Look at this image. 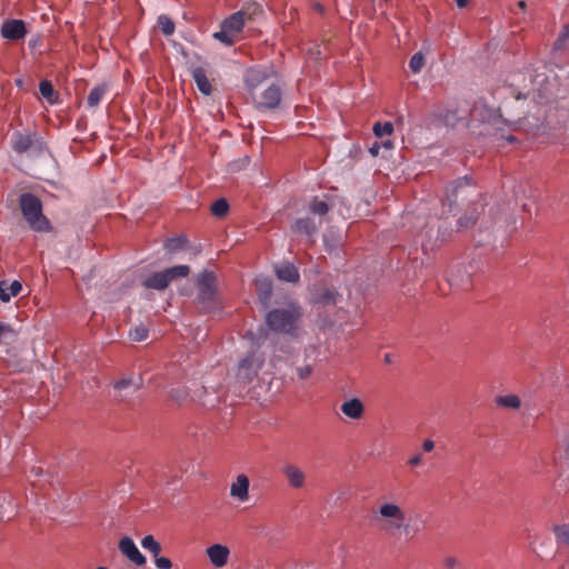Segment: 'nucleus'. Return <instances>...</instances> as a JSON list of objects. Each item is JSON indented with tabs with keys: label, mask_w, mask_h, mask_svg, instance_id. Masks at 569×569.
I'll return each mask as SVG.
<instances>
[{
	"label": "nucleus",
	"mask_w": 569,
	"mask_h": 569,
	"mask_svg": "<svg viewBox=\"0 0 569 569\" xmlns=\"http://www.w3.org/2000/svg\"><path fill=\"white\" fill-rule=\"evenodd\" d=\"M272 76L267 68H251L244 74L248 98L258 111L274 110L281 103L282 86Z\"/></svg>",
	"instance_id": "nucleus-1"
},
{
	"label": "nucleus",
	"mask_w": 569,
	"mask_h": 569,
	"mask_svg": "<svg viewBox=\"0 0 569 569\" xmlns=\"http://www.w3.org/2000/svg\"><path fill=\"white\" fill-rule=\"evenodd\" d=\"M302 318V309L296 302L270 310L266 316L267 326L276 332L296 336Z\"/></svg>",
	"instance_id": "nucleus-2"
},
{
	"label": "nucleus",
	"mask_w": 569,
	"mask_h": 569,
	"mask_svg": "<svg viewBox=\"0 0 569 569\" xmlns=\"http://www.w3.org/2000/svg\"><path fill=\"white\" fill-rule=\"evenodd\" d=\"M375 519L381 525V528L390 533L405 532L412 535L418 532V528H410L407 521L406 511L395 502H385L375 512Z\"/></svg>",
	"instance_id": "nucleus-3"
},
{
	"label": "nucleus",
	"mask_w": 569,
	"mask_h": 569,
	"mask_svg": "<svg viewBox=\"0 0 569 569\" xmlns=\"http://www.w3.org/2000/svg\"><path fill=\"white\" fill-rule=\"evenodd\" d=\"M19 206L29 228L36 232H50L52 226L42 212V202L33 193L24 192L19 198Z\"/></svg>",
	"instance_id": "nucleus-4"
},
{
	"label": "nucleus",
	"mask_w": 569,
	"mask_h": 569,
	"mask_svg": "<svg viewBox=\"0 0 569 569\" xmlns=\"http://www.w3.org/2000/svg\"><path fill=\"white\" fill-rule=\"evenodd\" d=\"M170 398L177 402H184L190 399L207 408H213L220 401L219 391L212 386H197L191 395L184 387H176L170 390Z\"/></svg>",
	"instance_id": "nucleus-5"
},
{
	"label": "nucleus",
	"mask_w": 569,
	"mask_h": 569,
	"mask_svg": "<svg viewBox=\"0 0 569 569\" xmlns=\"http://www.w3.org/2000/svg\"><path fill=\"white\" fill-rule=\"evenodd\" d=\"M475 192L476 188L471 178L468 176L459 178L447 186L442 207H448L447 212H452L455 207L462 204Z\"/></svg>",
	"instance_id": "nucleus-6"
},
{
	"label": "nucleus",
	"mask_w": 569,
	"mask_h": 569,
	"mask_svg": "<svg viewBox=\"0 0 569 569\" xmlns=\"http://www.w3.org/2000/svg\"><path fill=\"white\" fill-rule=\"evenodd\" d=\"M450 237V231L443 229L439 218H430L418 233V241L425 252L433 250L439 243L445 242Z\"/></svg>",
	"instance_id": "nucleus-7"
},
{
	"label": "nucleus",
	"mask_w": 569,
	"mask_h": 569,
	"mask_svg": "<svg viewBox=\"0 0 569 569\" xmlns=\"http://www.w3.org/2000/svg\"><path fill=\"white\" fill-rule=\"evenodd\" d=\"M264 363V356L262 352L254 350L248 352L239 362L237 370V381L241 386H247L258 377Z\"/></svg>",
	"instance_id": "nucleus-8"
},
{
	"label": "nucleus",
	"mask_w": 569,
	"mask_h": 569,
	"mask_svg": "<svg viewBox=\"0 0 569 569\" xmlns=\"http://www.w3.org/2000/svg\"><path fill=\"white\" fill-rule=\"evenodd\" d=\"M189 272L190 268L187 264L173 266L163 271L152 273L143 281V286L148 289L163 290L172 280L184 278Z\"/></svg>",
	"instance_id": "nucleus-9"
},
{
	"label": "nucleus",
	"mask_w": 569,
	"mask_h": 569,
	"mask_svg": "<svg viewBox=\"0 0 569 569\" xmlns=\"http://www.w3.org/2000/svg\"><path fill=\"white\" fill-rule=\"evenodd\" d=\"M142 387L141 378H123L113 383V399L117 402H133L134 397Z\"/></svg>",
	"instance_id": "nucleus-10"
},
{
	"label": "nucleus",
	"mask_w": 569,
	"mask_h": 569,
	"mask_svg": "<svg viewBox=\"0 0 569 569\" xmlns=\"http://www.w3.org/2000/svg\"><path fill=\"white\" fill-rule=\"evenodd\" d=\"M198 300L202 303L214 300L217 292V277L214 272L204 270L197 278Z\"/></svg>",
	"instance_id": "nucleus-11"
},
{
	"label": "nucleus",
	"mask_w": 569,
	"mask_h": 569,
	"mask_svg": "<svg viewBox=\"0 0 569 569\" xmlns=\"http://www.w3.org/2000/svg\"><path fill=\"white\" fill-rule=\"evenodd\" d=\"M260 11L261 9L259 7H253L252 11L246 9L239 10L224 19L221 24L238 37L246 22L252 20V17Z\"/></svg>",
	"instance_id": "nucleus-12"
},
{
	"label": "nucleus",
	"mask_w": 569,
	"mask_h": 569,
	"mask_svg": "<svg viewBox=\"0 0 569 569\" xmlns=\"http://www.w3.org/2000/svg\"><path fill=\"white\" fill-rule=\"evenodd\" d=\"M340 293L333 287L313 286L310 302L319 306L336 305Z\"/></svg>",
	"instance_id": "nucleus-13"
},
{
	"label": "nucleus",
	"mask_w": 569,
	"mask_h": 569,
	"mask_svg": "<svg viewBox=\"0 0 569 569\" xmlns=\"http://www.w3.org/2000/svg\"><path fill=\"white\" fill-rule=\"evenodd\" d=\"M206 556L213 568L220 569L228 563L230 549L226 545L213 543L206 549Z\"/></svg>",
	"instance_id": "nucleus-14"
},
{
	"label": "nucleus",
	"mask_w": 569,
	"mask_h": 569,
	"mask_svg": "<svg viewBox=\"0 0 569 569\" xmlns=\"http://www.w3.org/2000/svg\"><path fill=\"white\" fill-rule=\"evenodd\" d=\"M250 480L244 473L237 476L236 480L230 485V497L238 502H247L249 496Z\"/></svg>",
	"instance_id": "nucleus-15"
},
{
	"label": "nucleus",
	"mask_w": 569,
	"mask_h": 569,
	"mask_svg": "<svg viewBox=\"0 0 569 569\" xmlns=\"http://www.w3.org/2000/svg\"><path fill=\"white\" fill-rule=\"evenodd\" d=\"M119 550L136 566H144L146 557L139 551L133 540L129 537H123L119 541Z\"/></svg>",
	"instance_id": "nucleus-16"
},
{
	"label": "nucleus",
	"mask_w": 569,
	"mask_h": 569,
	"mask_svg": "<svg viewBox=\"0 0 569 569\" xmlns=\"http://www.w3.org/2000/svg\"><path fill=\"white\" fill-rule=\"evenodd\" d=\"M27 29L22 20L13 19L6 21L1 27V36L11 41H18L26 37Z\"/></svg>",
	"instance_id": "nucleus-17"
},
{
	"label": "nucleus",
	"mask_w": 569,
	"mask_h": 569,
	"mask_svg": "<svg viewBox=\"0 0 569 569\" xmlns=\"http://www.w3.org/2000/svg\"><path fill=\"white\" fill-rule=\"evenodd\" d=\"M36 143L40 144L37 134L13 132L11 137V147L17 153H24L30 150Z\"/></svg>",
	"instance_id": "nucleus-18"
},
{
	"label": "nucleus",
	"mask_w": 569,
	"mask_h": 569,
	"mask_svg": "<svg viewBox=\"0 0 569 569\" xmlns=\"http://www.w3.org/2000/svg\"><path fill=\"white\" fill-rule=\"evenodd\" d=\"M493 403L498 409L519 411L523 406V400L516 393H501L495 397Z\"/></svg>",
	"instance_id": "nucleus-19"
},
{
	"label": "nucleus",
	"mask_w": 569,
	"mask_h": 569,
	"mask_svg": "<svg viewBox=\"0 0 569 569\" xmlns=\"http://www.w3.org/2000/svg\"><path fill=\"white\" fill-rule=\"evenodd\" d=\"M282 472L289 486L293 489H301L306 483V473L293 465H287L282 468Z\"/></svg>",
	"instance_id": "nucleus-20"
},
{
	"label": "nucleus",
	"mask_w": 569,
	"mask_h": 569,
	"mask_svg": "<svg viewBox=\"0 0 569 569\" xmlns=\"http://www.w3.org/2000/svg\"><path fill=\"white\" fill-rule=\"evenodd\" d=\"M277 277L286 282L297 283L300 279L298 268L289 262L276 267Z\"/></svg>",
	"instance_id": "nucleus-21"
},
{
	"label": "nucleus",
	"mask_w": 569,
	"mask_h": 569,
	"mask_svg": "<svg viewBox=\"0 0 569 569\" xmlns=\"http://www.w3.org/2000/svg\"><path fill=\"white\" fill-rule=\"evenodd\" d=\"M341 412L351 419H360L365 412L363 403L358 398H352L345 401L341 407Z\"/></svg>",
	"instance_id": "nucleus-22"
},
{
	"label": "nucleus",
	"mask_w": 569,
	"mask_h": 569,
	"mask_svg": "<svg viewBox=\"0 0 569 569\" xmlns=\"http://www.w3.org/2000/svg\"><path fill=\"white\" fill-rule=\"evenodd\" d=\"M447 281L451 287L467 288L470 283V277L462 267L457 266L447 274Z\"/></svg>",
	"instance_id": "nucleus-23"
},
{
	"label": "nucleus",
	"mask_w": 569,
	"mask_h": 569,
	"mask_svg": "<svg viewBox=\"0 0 569 569\" xmlns=\"http://www.w3.org/2000/svg\"><path fill=\"white\" fill-rule=\"evenodd\" d=\"M320 224H321V220L319 221V223H317L313 218L305 217V218L297 219L292 226V229H293V231H296L298 233L312 236L317 232L318 227Z\"/></svg>",
	"instance_id": "nucleus-24"
},
{
	"label": "nucleus",
	"mask_w": 569,
	"mask_h": 569,
	"mask_svg": "<svg viewBox=\"0 0 569 569\" xmlns=\"http://www.w3.org/2000/svg\"><path fill=\"white\" fill-rule=\"evenodd\" d=\"M192 78L196 82L198 90L204 94L210 96L212 92V86L207 77V72L202 67L193 68Z\"/></svg>",
	"instance_id": "nucleus-25"
},
{
	"label": "nucleus",
	"mask_w": 569,
	"mask_h": 569,
	"mask_svg": "<svg viewBox=\"0 0 569 569\" xmlns=\"http://www.w3.org/2000/svg\"><path fill=\"white\" fill-rule=\"evenodd\" d=\"M22 290V284L18 280H13L11 283L7 281L0 282V300L2 302H9L11 298L17 297Z\"/></svg>",
	"instance_id": "nucleus-26"
},
{
	"label": "nucleus",
	"mask_w": 569,
	"mask_h": 569,
	"mask_svg": "<svg viewBox=\"0 0 569 569\" xmlns=\"http://www.w3.org/2000/svg\"><path fill=\"white\" fill-rule=\"evenodd\" d=\"M16 513L13 497L9 493H0V520H10Z\"/></svg>",
	"instance_id": "nucleus-27"
},
{
	"label": "nucleus",
	"mask_w": 569,
	"mask_h": 569,
	"mask_svg": "<svg viewBox=\"0 0 569 569\" xmlns=\"http://www.w3.org/2000/svg\"><path fill=\"white\" fill-rule=\"evenodd\" d=\"M109 88L106 83L98 84L94 88L91 89L89 92L87 104L89 108H97L106 93L108 92Z\"/></svg>",
	"instance_id": "nucleus-28"
},
{
	"label": "nucleus",
	"mask_w": 569,
	"mask_h": 569,
	"mask_svg": "<svg viewBox=\"0 0 569 569\" xmlns=\"http://www.w3.org/2000/svg\"><path fill=\"white\" fill-rule=\"evenodd\" d=\"M256 286L261 301L267 302L272 295V282L266 277L257 278Z\"/></svg>",
	"instance_id": "nucleus-29"
},
{
	"label": "nucleus",
	"mask_w": 569,
	"mask_h": 569,
	"mask_svg": "<svg viewBox=\"0 0 569 569\" xmlns=\"http://www.w3.org/2000/svg\"><path fill=\"white\" fill-rule=\"evenodd\" d=\"M329 209H330V204L326 200L319 199L317 197H315L309 203V211L312 214L318 216L319 218H322L323 216H326L328 213Z\"/></svg>",
	"instance_id": "nucleus-30"
},
{
	"label": "nucleus",
	"mask_w": 569,
	"mask_h": 569,
	"mask_svg": "<svg viewBox=\"0 0 569 569\" xmlns=\"http://www.w3.org/2000/svg\"><path fill=\"white\" fill-rule=\"evenodd\" d=\"M213 38L222 42L224 46H232L238 40V37L227 28H223L222 24L221 30L213 33Z\"/></svg>",
	"instance_id": "nucleus-31"
},
{
	"label": "nucleus",
	"mask_w": 569,
	"mask_h": 569,
	"mask_svg": "<svg viewBox=\"0 0 569 569\" xmlns=\"http://www.w3.org/2000/svg\"><path fill=\"white\" fill-rule=\"evenodd\" d=\"M556 540L559 546L569 548V526H556L555 529Z\"/></svg>",
	"instance_id": "nucleus-32"
},
{
	"label": "nucleus",
	"mask_w": 569,
	"mask_h": 569,
	"mask_svg": "<svg viewBox=\"0 0 569 569\" xmlns=\"http://www.w3.org/2000/svg\"><path fill=\"white\" fill-rule=\"evenodd\" d=\"M569 49V23H567L553 43V50Z\"/></svg>",
	"instance_id": "nucleus-33"
},
{
	"label": "nucleus",
	"mask_w": 569,
	"mask_h": 569,
	"mask_svg": "<svg viewBox=\"0 0 569 569\" xmlns=\"http://www.w3.org/2000/svg\"><path fill=\"white\" fill-rule=\"evenodd\" d=\"M141 546L143 549L150 551L154 557H157L161 551L160 543L153 538L152 535H148L142 538Z\"/></svg>",
	"instance_id": "nucleus-34"
},
{
	"label": "nucleus",
	"mask_w": 569,
	"mask_h": 569,
	"mask_svg": "<svg viewBox=\"0 0 569 569\" xmlns=\"http://www.w3.org/2000/svg\"><path fill=\"white\" fill-rule=\"evenodd\" d=\"M228 210H229V204H228L227 200L223 198L216 200L211 204V212L216 217H219V218L224 217L227 214Z\"/></svg>",
	"instance_id": "nucleus-35"
},
{
	"label": "nucleus",
	"mask_w": 569,
	"mask_h": 569,
	"mask_svg": "<svg viewBox=\"0 0 569 569\" xmlns=\"http://www.w3.org/2000/svg\"><path fill=\"white\" fill-rule=\"evenodd\" d=\"M158 26L166 36H171L174 32V23L168 16H159Z\"/></svg>",
	"instance_id": "nucleus-36"
},
{
	"label": "nucleus",
	"mask_w": 569,
	"mask_h": 569,
	"mask_svg": "<svg viewBox=\"0 0 569 569\" xmlns=\"http://www.w3.org/2000/svg\"><path fill=\"white\" fill-rule=\"evenodd\" d=\"M393 131V124L391 122H376L373 124V132L377 137L381 138L391 134Z\"/></svg>",
	"instance_id": "nucleus-37"
},
{
	"label": "nucleus",
	"mask_w": 569,
	"mask_h": 569,
	"mask_svg": "<svg viewBox=\"0 0 569 569\" xmlns=\"http://www.w3.org/2000/svg\"><path fill=\"white\" fill-rule=\"evenodd\" d=\"M425 66V57L421 52L415 53L410 61L409 67L413 73H418L421 71L422 67Z\"/></svg>",
	"instance_id": "nucleus-38"
},
{
	"label": "nucleus",
	"mask_w": 569,
	"mask_h": 569,
	"mask_svg": "<svg viewBox=\"0 0 569 569\" xmlns=\"http://www.w3.org/2000/svg\"><path fill=\"white\" fill-rule=\"evenodd\" d=\"M187 240L183 237H174L166 240L164 247L169 251H177L182 249L186 244Z\"/></svg>",
	"instance_id": "nucleus-39"
},
{
	"label": "nucleus",
	"mask_w": 569,
	"mask_h": 569,
	"mask_svg": "<svg viewBox=\"0 0 569 569\" xmlns=\"http://www.w3.org/2000/svg\"><path fill=\"white\" fill-rule=\"evenodd\" d=\"M148 329L141 325L137 326L134 329L130 330L129 336L133 341H143L148 338Z\"/></svg>",
	"instance_id": "nucleus-40"
},
{
	"label": "nucleus",
	"mask_w": 569,
	"mask_h": 569,
	"mask_svg": "<svg viewBox=\"0 0 569 569\" xmlns=\"http://www.w3.org/2000/svg\"><path fill=\"white\" fill-rule=\"evenodd\" d=\"M39 91L41 93V96L46 99H48L49 101H51L53 94H54V89L51 84L50 81L48 80H42L39 84Z\"/></svg>",
	"instance_id": "nucleus-41"
},
{
	"label": "nucleus",
	"mask_w": 569,
	"mask_h": 569,
	"mask_svg": "<svg viewBox=\"0 0 569 569\" xmlns=\"http://www.w3.org/2000/svg\"><path fill=\"white\" fill-rule=\"evenodd\" d=\"M477 221L475 216H463L458 219V229H467L472 227Z\"/></svg>",
	"instance_id": "nucleus-42"
},
{
	"label": "nucleus",
	"mask_w": 569,
	"mask_h": 569,
	"mask_svg": "<svg viewBox=\"0 0 569 569\" xmlns=\"http://www.w3.org/2000/svg\"><path fill=\"white\" fill-rule=\"evenodd\" d=\"M154 563L158 569H171L172 567L171 560L167 557L157 556L154 559Z\"/></svg>",
	"instance_id": "nucleus-43"
},
{
	"label": "nucleus",
	"mask_w": 569,
	"mask_h": 569,
	"mask_svg": "<svg viewBox=\"0 0 569 569\" xmlns=\"http://www.w3.org/2000/svg\"><path fill=\"white\" fill-rule=\"evenodd\" d=\"M312 372V367L310 365H306L303 367L297 368V373L299 379L305 380L307 379Z\"/></svg>",
	"instance_id": "nucleus-44"
},
{
	"label": "nucleus",
	"mask_w": 569,
	"mask_h": 569,
	"mask_svg": "<svg viewBox=\"0 0 569 569\" xmlns=\"http://www.w3.org/2000/svg\"><path fill=\"white\" fill-rule=\"evenodd\" d=\"M559 467L561 469L560 476L569 479V457L562 459L559 463Z\"/></svg>",
	"instance_id": "nucleus-45"
},
{
	"label": "nucleus",
	"mask_w": 569,
	"mask_h": 569,
	"mask_svg": "<svg viewBox=\"0 0 569 569\" xmlns=\"http://www.w3.org/2000/svg\"><path fill=\"white\" fill-rule=\"evenodd\" d=\"M443 565L448 569H452L458 565V560L455 557H447L443 560Z\"/></svg>",
	"instance_id": "nucleus-46"
},
{
	"label": "nucleus",
	"mask_w": 569,
	"mask_h": 569,
	"mask_svg": "<svg viewBox=\"0 0 569 569\" xmlns=\"http://www.w3.org/2000/svg\"><path fill=\"white\" fill-rule=\"evenodd\" d=\"M433 448H435V442H433L432 440L427 439V440H425V441H423V443H422V450H423L425 452H430V451H432V450H433Z\"/></svg>",
	"instance_id": "nucleus-47"
},
{
	"label": "nucleus",
	"mask_w": 569,
	"mask_h": 569,
	"mask_svg": "<svg viewBox=\"0 0 569 569\" xmlns=\"http://www.w3.org/2000/svg\"><path fill=\"white\" fill-rule=\"evenodd\" d=\"M43 475V469L41 467L33 466L30 469V477L39 478Z\"/></svg>",
	"instance_id": "nucleus-48"
},
{
	"label": "nucleus",
	"mask_w": 569,
	"mask_h": 569,
	"mask_svg": "<svg viewBox=\"0 0 569 569\" xmlns=\"http://www.w3.org/2000/svg\"><path fill=\"white\" fill-rule=\"evenodd\" d=\"M408 462L412 467H417V466L421 465V462H422L421 455L413 456L412 458L409 459Z\"/></svg>",
	"instance_id": "nucleus-49"
},
{
	"label": "nucleus",
	"mask_w": 569,
	"mask_h": 569,
	"mask_svg": "<svg viewBox=\"0 0 569 569\" xmlns=\"http://www.w3.org/2000/svg\"><path fill=\"white\" fill-rule=\"evenodd\" d=\"M379 149H380V144L376 142V143H375V144L369 149V151H370V153H371L372 156H375V157H376V156H378V154H379Z\"/></svg>",
	"instance_id": "nucleus-50"
},
{
	"label": "nucleus",
	"mask_w": 569,
	"mask_h": 569,
	"mask_svg": "<svg viewBox=\"0 0 569 569\" xmlns=\"http://www.w3.org/2000/svg\"><path fill=\"white\" fill-rule=\"evenodd\" d=\"M11 332V329L9 326L0 323V338L6 333Z\"/></svg>",
	"instance_id": "nucleus-51"
},
{
	"label": "nucleus",
	"mask_w": 569,
	"mask_h": 569,
	"mask_svg": "<svg viewBox=\"0 0 569 569\" xmlns=\"http://www.w3.org/2000/svg\"><path fill=\"white\" fill-rule=\"evenodd\" d=\"M470 0H456V3L459 8H465Z\"/></svg>",
	"instance_id": "nucleus-52"
},
{
	"label": "nucleus",
	"mask_w": 569,
	"mask_h": 569,
	"mask_svg": "<svg viewBox=\"0 0 569 569\" xmlns=\"http://www.w3.org/2000/svg\"><path fill=\"white\" fill-rule=\"evenodd\" d=\"M315 10H317L319 13H323L325 7L321 3H315Z\"/></svg>",
	"instance_id": "nucleus-53"
},
{
	"label": "nucleus",
	"mask_w": 569,
	"mask_h": 569,
	"mask_svg": "<svg viewBox=\"0 0 569 569\" xmlns=\"http://www.w3.org/2000/svg\"><path fill=\"white\" fill-rule=\"evenodd\" d=\"M518 7H519L521 10H525V9H526V7H527L526 1H523V0L519 1V2H518Z\"/></svg>",
	"instance_id": "nucleus-54"
},
{
	"label": "nucleus",
	"mask_w": 569,
	"mask_h": 569,
	"mask_svg": "<svg viewBox=\"0 0 569 569\" xmlns=\"http://www.w3.org/2000/svg\"><path fill=\"white\" fill-rule=\"evenodd\" d=\"M382 146L387 149H390L392 147V143H391V141L387 140V141L382 142Z\"/></svg>",
	"instance_id": "nucleus-55"
},
{
	"label": "nucleus",
	"mask_w": 569,
	"mask_h": 569,
	"mask_svg": "<svg viewBox=\"0 0 569 569\" xmlns=\"http://www.w3.org/2000/svg\"><path fill=\"white\" fill-rule=\"evenodd\" d=\"M385 362H387V363L391 362V356L389 353L385 355Z\"/></svg>",
	"instance_id": "nucleus-56"
},
{
	"label": "nucleus",
	"mask_w": 569,
	"mask_h": 569,
	"mask_svg": "<svg viewBox=\"0 0 569 569\" xmlns=\"http://www.w3.org/2000/svg\"><path fill=\"white\" fill-rule=\"evenodd\" d=\"M507 140H508L509 142H512V141H515V137L509 136V137L507 138Z\"/></svg>",
	"instance_id": "nucleus-57"
},
{
	"label": "nucleus",
	"mask_w": 569,
	"mask_h": 569,
	"mask_svg": "<svg viewBox=\"0 0 569 569\" xmlns=\"http://www.w3.org/2000/svg\"><path fill=\"white\" fill-rule=\"evenodd\" d=\"M562 569H569V563L566 567H563Z\"/></svg>",
	"instance_id": "nucleus-58"
}]
</instances>
